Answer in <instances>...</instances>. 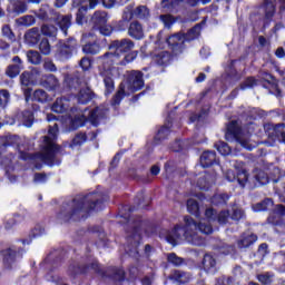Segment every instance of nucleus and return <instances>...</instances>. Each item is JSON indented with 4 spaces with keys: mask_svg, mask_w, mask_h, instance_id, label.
<instances>
[{
    "mask_svg": "<svg viewBox=\"0 0 285 285\" xmlns=\"http://www.w3.org/2000/svg\"><path fill=\"white\" fill-rule=\"evenodd\" d=\"M276 0H264L263 4L258 9V14L265 17V19H273L275 14Z\"/></svg>",
    "mask_w": 285,
    "mask_h": 285,
    "instance_id": "14",
    "label": "nucleus"
},
{
    "mask_svg": "<svg viewBox=\"0 0 285 285\" xmlns=\"http://www.w3.org/2000/svg\"><path fill=\"white\" fill-rule=\"evenodd\" d=\"M130 17H136V19H148L150 17V10L146 6H138L135 8L134 12L128 13Z\"/></svg>",
    "mask_w": 285,
    "mask_h": 285,
    "instance_id": "28",
    "label": "nucleus"
},
{
    "mask_svg": "<svg viewBox=\"0 0 285 285\" xmlns=\"http://www.w3.org/2000/svg\"><path fill=\"white\" fill-rule=\"evenodd\" d=\"M167 259L170 264H174V266H181V264H184V259L175 253L168 254Z\"/></svg>",
    "mask_w": 285,
    "mask_h": 285,
    "instance_id": "49",
    "label": "nucleus"
},
{
    "mask_svg": "<svg viewBox=\"0 0 285 285\" xmlns=\"http://www.w3.org/2000/svg\"><path fill=\"white\" fill-rule=\"evenodd\" d=\"M13 1V8L16 12L19 14H22V12H26L28 10V4H26V0H10ZM28 3H40L41 0H27Z\"/></svg>",
    "mask_w": 285,
    "mask_h": 285,
    "instance_id": "29",
    "label": "nucleus"
},
{
    "mask_svg": "<svg viewBox=\"0 0 285 285\" xmlns=\"http://www.w3.org/2000/svg\"><path fill=\"white\" fill-rule=\"evenodd\" d=\"M169 278L174 282H178V284H188L190 282V274L181 271H174Z\"/></svg>",
    "mask_w": 285,
    "mask_h": 285,
    "instance_id": "25",
    "label": "nucleus"
},
{
    "mask_svg": "<svg viewBox=\"0 0 285 285\" xmlns=\"http://www.w3.org/2000/svg\"><path fill=\"white\" fill-rule=\"evenodd\" d=\"M101 2L105 8H112L117 3V0H101ZM97 3H99V0H89L90 10H95Z\"/></svg>",
    "mask_w": 285,
    "mask_h": 285,
    "instance_id": "39",
    "label": "nucleus"
},
{
    "mask_svg": "<svg viewBox=\"0 0 285 285\" xmlns=\"http://www.w3.org/2000/svg\"><path fill=\"white\" fill-rule=\"evenodd\" d=\"M20 83L22 86L26 101H28V99H30V95L32 94V89L28 88V86L32 83V80L30 79V71H23L20 75Z\"/></svg>",
    "mask_w": 285,
    "mask_h": 285,
    "instance_id": "16",
    "label": "nucleus"
},
{
    "mask_svg": "<svg viewBox=\"0 0 285 285\" xmlns=\"http://www.w3.org/2000/svg\"><path fill=\"white\" fill-rule=\"evenodd\" d=\"M83 273H88V267H81L79 265L69 266L68 274L70 277H76L77 275H82Z\"/></svg>",
    "mask_w": 285,
    "mask_h": 285,
    "instance_id": "36",
    "label": "nucleus"
},
{
    "mask_svg": "<svg viewBox=\"0 0 285 285\" xmlns=\"http://www.w3.org/2000/svg\"><path fill=\"white\" fill-rule=\"evenodd\" d=\"M225 139L226 141H237L243 148H246V150H253V148H255V146L250 144V138L242 134V127H239V121L237 120H232L227 125Z\"/></svg>",
    "mask_w": 285,
    "mask_h": 285,
    "instance_id": "9",
    "label": "nucleus"
},
{
    "mask_svg": "<svg viewBox=\"0 0 285 285\" xmlns=\"http://www.w3.org/2000/svg\"><path fill=\"white\" fill-rule=\"evenodd\" d=\"M86 134H78L73 140H72V144L73 146H81V144H86Z\"/></svg>",
    "mask_w": 285,
    "mask_h": 285,
    "instance_id": "56",
    "label": "nucleus"
},
{
    "mask_svg": "<svg viewBox=\"0 0 285 285\" xmlns=\"http://www.w3.org/2000/svg\"><path fill=\"white\" fill-rule=\"evenodd\" d=\"M125 273L121 268L114 269V279L116 282H124Z\"/></svg>",
    "mask_w": 285,
    "mask_h": 285,
    "instance_id": "57",
    "label": "nucleus"
},
{
    "mask_svg": "<svg viewBox=\"0 0 285 285\" xmlns=\"http://www.w3.org/2000/svg\"><path fill=\"white\" fill-rule=\"evenodd\" d=\"M127 253L130 257L139 255V244H141V220H129L127 225Z\"/></svg>",
    "mask_w": 285,
    "mask_h": 285,
    "instance_id": "6",
    "label": "nucleus"
},
{
    "mask_svg": "<svg viewBox=\"0 0 285 285\" xmlns=\"http://www.w3.org/2000/svg\"><path fill=\"white\" fill-rule=\"evenodd\" d=\"M255 242H257V235L253 233H245L237 243L238 248H248V246H253Z\"/></svg>",
    "mask_w": 285,
    "mask_h": 285,
    "instance_id": "22",
    "label": "nucleus"
},
{
    "mask_svg": "<svg viewBox=\"0 0 285 285\" xmlns=\"http://www.w3.org/2000/svg\"><path fill=\"white\" fill-rule=\"evenodd\" d=\"M203 267L206 273H216L217 272V259L210 254H206L203 258Z\"/></svg>",
    "mask_w": 285,
    "mask_h": 285,
    "instance_id": "20",
    "label": "nucleus"
},
{
    "mask_svg": "<svg viewBox=\"0 0 285 285\" xmlns=\"http://www.w3.org/2000/svg\"><path fill=\"white\" fill-rule=\"evenodd\" d=\"M94 30L101 28L108 23V13L106 11H96L91 17Z\"/></svg>",
    "mask_w": 285,
    "mask_h": 285,
    "instance_id": "15",
    "label": "nucleus"
},
{
    "mask_svg": "<svg viewBox=\"0 0 285 285\" xmlns=\"http://www.w3.org/2000/svg\"><path fill=\"white\" fill-rule=\"evenodd\" d=\"M154 61H156L158 66H166V63L170 61V53L168 51H160L155 53Z\"/></svg>",
    "mask_w": 285,
    "mask_h": 285,
    "instance_id": "33",
    "label": "nucleus"
},
{
    "mask_svg": "<svg viewBox=\"0 0 285 285\" xmlns=\"http://www.w3.org/2000/svg\"><path fill=\"white\" fill-rule=\"evenodd\" d=\"M255 86H257V80H255L253 77H249L240 85V88L242 90H246L248 88H255Z\"/></svg>",
    "mask_w": 285,
    "mask_h": 285,
    "instance_id": "52",
    "label": "nucleus"
},
{
    "mask_svg": "<svg viewBox=\"0 0 285 285\" xmlns=\"http://www.w3.org/2000/svg\"><path fill=\"white\" fill-rule=\"evenodd\" d=\"M104 202L101 193H91L86 196H76L71 202L62 206L59 218L63 222L80 219L89 210H99V205Z\"/></svg>",
    "mask_w": 285,
    "mask_h": 285,
    "instance_id": "3",
    "label": "nucleus"
},
{
    "mask_svg": "<svg viewBox=\"0 0 285 285\" xmlns=\"http://www.w3.org/2000/svg\"><path fill=\"white\" fill-rule=\"evenodd\" d=\"M108 48V52L97 58V61L102 66L100 75L104 77L106 95H110L115 90V81H112L115 66H127L137 59V51L130 52L135 48V42L128 38L114 40Z\"/></svg>",
    "mask_w": 285,
    "mask_h": 285,
    "instance_id": "2",
    "label": "nucleus"
},
{
    "mask_svg": "<svg viewBox=\"0 0 285 285\" xmlns=\"http://www.w3.org/2000/svg\"><path fill=\"white\" fill-rule=\"evenodd\" d=\"M132 19V16H129L128 13H125L122 16V20L118 22V30H126L128 28V21Z\"/></svg>",
    "mask_w": 285,
    "mask_h": 285,
    "instance_id": "51",
    "label": "nucleus"
},
{
    "mask_svg": "<svg viewBox=\"0 0 285 285\" xmlns=\"http://www.w3.org/2000/svg\"><path fill=\"white\" fill-rule=\"evenodd\" d=\"M168 135H170V122L167 124L166 126L161 127L157 135H156V139H158L159 141H161V139H166V137H168Z\"/></svg>",
    "mask_w": 285,
    "mask_h": 285,
    "instance_id": "44",
    "label": "nucleus"
},
{
    "mask_svg": "<svg viewBox=\"0 0 285 285\" xmlns=\"http://www.w3.org/2000/svg\"><path fill=\"white\" fill-rule=\"evenodd\" d=\"M79 66L82 68V70H90L91 61L88 57H83L81 58Z\"/></svg>",
    "mask_w": 285,
    "mask_h": 285,
    "instance_id": "58",
    "label": "nucleus"
},
{
    "mask_svg": "<svg viewBox=\"0 0 285 285\" xmlns=\"http://www.w3.org/2000/svg\"><path fill=\"white\" fill-rule=\"evenodd\" d=\"M57 12L48 6H42L40 10L38 11L37 16L39 19L46 20V19H52Z\"/></svg>",
    "mask_w": 285,
    "mask_h": 285,
    "instance_id": "34",
    "label": "nucleus"
},
{
    "mask_svg": "<svg viewBox=\"0 0 285 285\" xmlns=\"http://www.w3.org/2000/svg\"><path fill=\"white\" fill-rule=\"evenodd\" d=\"M10 101V92L8 90H0V110H3Z\"/></svg>",
    "mask_w": 285,
    "mask_h": 285,
    "instance_id": "45",
    "label": "nucleus"
},
{
    "mask_svg": "<svg viewBox=\"0 0 285 285\" xmlns=\"http://www.w3.org/2000/svg\"><path fill=\"white\" fill-rule=\"evenodd\" d=\"M18 119L21 126H26V128H31L35 121V116L32 115V111L26 110L18 116Z\"/></svg>",
    "mask_w": 285,
    "mask_h": 285,
    "instance_id": "26",
    "label": "nucleus"
},
{
    "mask_svg": "<svg viewBox=\"0 0 285 285\" xmlns=\"http://www.w3.org/2000/svg\"><path fill=\"white\" fill-rule=\"evenodd\" d=\"M70 106V101H68V99L66 98H57V100L53 102L51 110L53 112H66V110H68Z\"/></svg>",
    "mask_w": 285,
    "mask_h": 285,
    "instance_id": "24",
    "label": "nucleus"
},
{
    "mask_svg": "<svg viewBox=\"0 0 285 285\" xmlns=\"http://www.w3.org/2000/svg\"><path fill=\"white\" fill-rule=\"evenodd\" d=\"M126 88L128 91H126ZM126 88L120 86L118 92L115 96V104L119 105L124 95H130V92H137L144 88V72L141 71H131L127 77Z\"/></svg>",
    "mask_w": 285,
    "mask_h": 285,
    "instance_id": "7",
    "label": "nucleus"
},
{
    "mask_svg": "<svg viewBox=\"0 0 285 285\" xmlns=\"http://www.w3.org/2000/svg\"><path fill=\"white\" fill-rule=\"evenodd\" d=\"M27 59L30 63H33V66H39V63H41V55L35 50L27 52Z\"/></svg>",
    "mask_w": 285,
    "mask_h": 285,
    "instance_id": "37",
    "label": "nucleus"
},
{
    "mask_svg": "<svg viewBox=\"0 0 285 285\" xmlns=\"http://www.w3.org/2000/svg\"><path fill=\"white\" fill-rule=\"evenodd\" d=\"M226 179L228 181H237V174H235L233 170H228L226 174Z\"/></svg>",
    "mask_w": 285,
    "mask_h": 285,
    "instance_id": "64",
    "label": "nucleus"
},
{
    "mask_svg": "<svg viewBox=\"0 0 285 285\" xmlns=\"http://www.w3.org/2000/svg\"><path fill=\"white\" fill-rule=\"evenodd\" d=\"M58 132L59 126L57 122L49 126L48 136L43 137L42 153L36 154V159H40V161H45V164H48L49 166H55V157L59 151V147L57 144H55V139H57Z\"/></svg>",
    "mask_w": 285,
    "mask_h": 285,
    "instance_id": "4",
    "label": "nucleus"
},
{
    "mask_svg": "<svg viewBox=\"0 0 285 285\" xmlns=\"http://www.w3.org/2000/svg\"><path fill=\"white\" fill-rule=\"evenodd\" d=\"M199 35H202V27L199 24H196L186 35H184L185 41H194V39H197Z\"/></svg>",
    "mask_w": 285,
    "mask_h": 285,
    "instance_id": "35",
    "label": "nucleus"
},
{
    "mask_svg": "<svg viewBox=\"0 0 285 285\" xmlns=\"http://www.w3.org/2000/svg\"><path fill=\"white\" fill-rule=\"evenodd\" d=\"M43 68L48 72H57V65H55V62H52V60H46L43 62Z\"/></svg>",
    "mask_w": 285,
    "mask_h": 285,
    "instance_id": "55",
    "label": "nucleus"
},
{
    "mask_svg": "<svg viewBox=\"0 0 285 285\" xmlns=\"http://www.w3.org/2000/svg\"><path fill=\"white\" fill-rule=\"evenodd\" d=\"M79 50V42L75 38L60 40L56 43L53 57L57 61H68L72 59V55Z\"/></svg>",
    "mask_w": 285,
    "mask_h": 285,
    "instance_id": "8",
    "label": "nucleus"
},
{
    "mask_svg": "<svg viewBox=\"0 0 285 285\" xmlns=\"http://www.w3.org/2000/svg\"><path fill=\"white\" fill-rule=\"evenodd\" d=\"M226 202H228V195L226 194H216L212 198V204H214V206H224Z\"/></svg>",
    "mask_w": 285,
    "mask_h": 285,
    "instance_id": "40",
    "label": "nucleus"
},
{
    "mask_svg": "<svg viewBox=\"0 0 285 285\" xmlns=\"http://www.w3.org/2000/svg\"><path fill=\"white\" fill-rule=\"evenodd\" d=\"M3 264L7 268H10L12 264H14V259L17 258V250L9 248L2 253Z\"/></svg>",
    "mask_w": 285,
    "mask_h": 285,
    "instance_id": "30",
    "label": "nucleus"
},
{
    "mask_svg": "<svg viewBox=\"0 0 285 285\" xmlns=\"http://www.w3.org/2000/svg\"><path fill=\"white\" fill-rule=\"evenodd\" d=\"M215 148L218 150L220 155H224V156L230 155V147L228 146V144L224 141L216 142Z\"/></svg>",
    "mask_w": 285,
    "mask_h": 285,
    "instance_id": "43",
    "label": "nucleus"
},
{
    "mask_svg": "<svg viewBox=\"0 0 285 285\" xmlns=\"http://www.w3.org/2000/svg\"><path fill=\"white\" fill-rule=\"evenodd\" d=\"M40 37L41 35L39 33V28H32L24 35V39L29 46H37Z\"/></svg>",
    "mask_w": 285,
    "mask_h": 285,
    "instance_id": "27",
    "label": "nucleus"
},
{
    "mask_svg": "<svg viewBox=\"0 0 285 285\" xmlns=\"http://www.w3.org/2000/svg\"><path fill=\"white\" fill-rule=\"evenodd\" d=\"M41 32L45 37H57V27L52 24H43L41 27Z\"/></svg>",
    "mask_w": 285,
    "mask_h": 285,
    "instance_id": "41",
    "label": "nucleus"
},
{
    "mask_svg": "<svg viewBox=\"0 0 285 285\" xmlns=\"http://www.w3.org/2000/svg\"><path fill=\"white\" fill-rule=\"evenodd\" d=\"M243 217H244V210L239 208H235L232 215V219H234L235 222H239V219H243Z\"/></svg>",
    "mask_w": 285,
    "mask_h": 285,
    "instance_id": "59",
    "label": "nucleus"
},
{
    "mask_svg": "<svg viewBox=\"0 0 285 285\" xmlns=\"http://www.w3.org/2000/svg\"><path fill=\"white\" fill-rule=\"evenodd\" d=\"M167 43L175 52H181L184 50V43H186V38L181 33H175L167 38Z\"/></svg>",
    "mask_w": 285,
    "mask_h": 285,
    "instance_id": "13",
    "label": "nucleus"
},
{
    "mask_svg": "<svg viewBox=\"0 0 285 285\" xmlns=\"http://www.w3.org/2000/svg\"><path fill=\"white\" fill-rule=\"evenodd\" d=\"M2 35L3 37H7L9 41H14V33L12 32V29H10V26L6 24L2 27Z\"/></svg>",
    "mask_w": 285,
    "mask_h": 285,
    "instance_id": "53",
    "label": "nucleus"
},
{
    "mask_svg": "<svg viewBox=\"0 0 285 285\" xmlns=\"http://www.w3.org/2000/svg\"><path fill=\"white\" fill-rule=\"evenodd\" d=\"M23 70V60L19 56H14L11 59V63L6 68V75L9 79H16Z\"/></svg>",
    "mask_w": 285,
    "mask_h": 285,
    "instance_id": "11",
    "label": "nucleus"
},
{
    "mask_svg": "<svg viewBox=\"0 0 285 285\" xmlns=\"http://www.w3.org/2000/svg\"><path fill=\"white\" fill-rule=\"evenodd\" d=\"M161 3L164 8H170V6H177L179 2L177 0H161Z\"/></svg>",
    "mask_w": 285,
    "mask_h": 285,
    "instance_id": "63",
    "label": "nucleus"
},
{
    "mask_svg": "<svg viewBox=\"0 0 285 285\" xmlns=\"http://www.w3.org/2000/svg\"><path fill=\"white\" fill-rule=\"evenodd\" d=\"M40 85L47 90H57V88H59V79H57L55 75L50 73L41 78Z\"/></svg>",
    "mask_w": 285,
    "mask_h": 285,
    "instance_id": "17",
    "label": "nucleus"
},
{
    "mask_svg": "<svg viewBox=\"0 0 285 285\" xmlns=\"http://www.w3.org/2000/svg\"><path fill=\"white\" fill-rule=\"evenodd\" d=\"M39 50L43 55H47V56L50 55V52H51L50 41H48V39H42L39 45Z\"/></svg>",
    "mask_w": 285,
    "mask_h": 285,
    "instance_id": "48",
    "label": "nucleus"
},
{
    "mask_svg": "<svg viewBox=\"0 0 285 285\" xmlns=\"http://www.w3.org/2000/svg\"><path fill=\"white\" fill-rule=\"evenodd\" d=\"M187 210L188 213H190L191 215H195L196 217L199 216V204L197 203V200L190 198L187 200Z\"/></svg>",
    "mask_w": 285,
    "mask_h": 285,
    "instance_id": "38",
    "label": "nucleus"
},
{
    "mask_svg": "<svg viewBox=\"0 0 285 285\" xmlns=\"http://www.w3.org/2000/svg\"><path fill=\"white\" fill-rule=\"evenodd\" d=\"M255 179L259 186H266V184H268V175L262 170L257 171Z\"/></svg>",
    "mask_w": 285,
    "mask_h": 285,
    "instance_id": "47",
    "label": "nucleus"
},
{
    "mask_svg": "<svg viewBox=\"0 0 285 285\" xmlns=\"http://www.w3.org/2000/svg\"><path fill=\"white\" fill-rule=\"evenodd\" d=\"M205 217L208 220L203 219L197 225V223L190 216H185V227L181 228L179 225H177L174 227V229L167 232L165 236L166 240L168 244H171V246H177V244L181 242V237H185V239L191 242L194 246H202L204 240L197 238V230L204 235H210V233H213V225H210V222H215V219H217L218 224H227L230 214L225 210L217 215L215 209L207 208L205 212Z\"/></svg>",
    "mask_w": 285,
    "mask_h": 285,
    "instance_id": "1",
    "label": "nucleus"
},
{
    "mask_svg": "<svg viewBox=\"0 0 285 285\" xmlns=\"http://www.w3.org/2000/svg\"><path fill=\"white\" fill-rule=\"evenodd\" d=\"M106 117V109L96 107L94 110L88 109L79 110L77 108L71 109V125L73 128H80L86 121L91 122L92 126H99V121Z\"/></svg>",
    "mask_w": 285,
    "mask_h": 285,
    "instance_id": "5",
    "label": "nucleus"
},
{
    "mask_svg": "<svg viewBox=\"0 0 285 285\" xmlns=\"http://www.w3.org/2000/svg\"><path fill=\"white\" fill-rule=\"evenodd\" d=\"M77 99L78 104H88L89 101H92V99H95V92H92V89L90 87L82 88L78 92Z\"/></svg>",
    "mask_w": 285,
    "mask_h": 285,
    "instance_id": "21",
    "label": "nucleus"
},
{
    "mask_svg": "<svg viewBox=\"0 0 285 285\" xmlns=\"http://www.w3.org/2000/svg\"><path fill=\"white\" fill-rule=\"evenodd\" d=\"M47 179L46 174H36L33 177L35 184H46Z\"/></svg>",
    "mask_w": 285,
    "mask_h": 285,
    "instance_id": "60",
    "label": "nucleus"
},
{
    "mask_svg": "<svg viewBox=\"0 0 285 285\" xmlns=\"http://www.w3.org/2000/svg\"><path fill=\"white\" fill-rule=\"evenodd\" d=\"M55 22L59 26L60 30L63 32L65 37L68 36V28L72 26V14H60V13H55V17H51Z\"/></svg>",
    "mask_w": 285,
    "mask_h": 285,
    "instance_id": "12",
    "label": "nucleus"
},
{
    "mask_svg": "<svg viewBox=\"0 0 285 285\" xmlns=\"http://www.w3.org/2000/svg\"><path fill=\"white\" fill-rule=\"evenodd\" d=\"M235 173H236V181H238L239 186L244 188L246 186V183L248 181V173L246 169H244L242 163L239 165H235Z\"/></svg>",
    "mask_w": 285,
    "mask_h": 285,
    "instance_id": "23",
    "label": "nucleus"
},
{
    "mask_svg": "<svg viewBox=\"0 0 285 285\" xmlns=\"http://www.w3.org/2000/svg\"><path fill=\"white\" fill-rule=\"evenodd\" d=\"M268 206H273V199L267 198L262 203H258L254 206V210L259 213V210H268Z\"/></svg>",
    "mask_w": 285,
    "mask_h": 285,
    "instance_id": "46",
    "label": "nucleus"
},
{
    "mask_svg": "<svg viewBox=\"0 0 285 285\" xmlns=\"http://www.w3.org/2000/svg\"><path fill=\"white\" fill-rule=\"evenodd\" d=\"M86 10H88V7H85V6L80 7L79 10H78L76 21L79 26H81L82 19H83V16H81V13L86 12Z\"/></svg>",
    "mask_w": 285,
    "mask_h": 285,
    "instance_id": "61",
    "label": "nucleus"
},
{
    "mask_svg": "<svg viewBox=\"0 0 285 285\" xmlns=\"http://www.w3.org/2000/svg\"><path fill=\"white\" fill-rule=\"evenodd\" d=\"M284 216H285V206L277 205L275 210H273L269 217L267 218V222L268 224H272V226H275L278 233H284L285 224H284V220H282V217Z\"/></svg>",
    "mask_w": 285,
    "mask_h": 285,
    "instance_id": "10",
    "label": "nucleus"
},
{
    "mask_svg": "<svg viewBox=\"0 0 285 285\" xmlns=\"http://www.w3.org/2000/svg\"><path fill=\"white\" fill-rule=\"evenodd\" d=\"M14 159V156L12 154H9L3 157L2 165H4L8 170H12V160Z\"/></svg>",
    "mask_w": 285,
    "mask_h": 285,
    "instance_id": "54",
    "label": "nucleus"
},
{
    "mask_svg": "<svg viewBox=\"0 0 285 285\" xmlns=\"http://www.w3.org/2000/svg\"><path fill=\"white\" fill-rule=\"evenodd\" d=\"M258 282H261V284H271L273 281L269 274H259Z\"/></svg>",
    "mask_w": 285,
    "mask_h": 285,
    "instance_id": "62",
    "label": "nucleus"
},
{
    "mask_svg": "<svg viewBox=\"0 0 285 285\" xmlns=\"http://www.w3.org/2000/svg\"><path fill=\"white\" fill-rule=\"evenodd\" d=\"M161 23H164L165 28H173V26L175 24V17H173L171 14H161L159 17Z\"/></svg>",
    "mask_w": 285,
    "mask_h": 285,
    "instance_id": "42",
    "label": "nucleus"
},
{
    "mask_svg": "<svg viewBox=\"0 0 285 285\" xmlns=\"http://www.w3.org/2000/svg\"><path fill=\"white\" fill-rule=\"evenodd\" d=\"M96 30H98L100 35H104V37H110V35H112V27L108 24V22H106L105 24H102Z\"/></svg>",
    "mask_w": 285,
    "mask_h": 285,
    "instance_id": "50",
    "label": "nucleus"
},
{
    "mask_svg": "<svg viewBox=\"0 0 285 285\" xmlns=\"http://www.w3.org/2000/svg\"><path fill=\"white\" fill-rule=\"evenodd\" d=\"M33 101H38L39 104H46L47 101H50V96H48V92L43 89H37L33 92L32 96Z\"/></svg>",
    "mask_w": 285,
    "mask_h": 285,
    "instance_id": "32",
    "label": "nucleus"
},
{
    "mask_svg": "<svg viewBox=\"0 0 285 285\" xmlns=\"http://www.w3.org/2000/svg\"><path fill=\"white\" fill-rule=\"evenodd\" d=\"M128 35L132 39H144V27L139 21H132L129 24Z\"/></svg>",
    "mask_w": 285,
    "mask_h": 285,
    "instance_id": "18",
    "label": "nucleus"
},
{
    "mask_svg": "<svg viewBox=\"0 0 285 285\" xmlns=\"http://www.w3.org/2000/svg\"><path fill=\"white\" fill-rule=\"evenodd\" d=\"M213 164H217V155L215 151H204L200 156V165L203 168H210Z\"/></svg>",
    "mask_w": 285,
    "mask_h": 285,
    "instance_id": "19",
    "label": "nucleus"
},
{
    "mask_svg": "<svg viewBox=\"0 0 285 285\" xmlns=\"http://www.w3.org/2000/svg\"><path fill=\"white\" fill-rule=\"evenodd\" d=\"M82 52L85 55H99L101 52V46L97 42H87L82 46Z\"/></svg>",
    "mask_w": 285,
    "mask_h": 285,
    "instance_id": "31",
    "label": "nucleus"
}]
</instances>
